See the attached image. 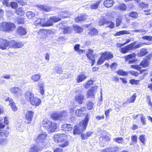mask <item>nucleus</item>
Returning a JSON list of instances; mask_svg holds the SVG:
<instances>
[{
    "mask_svg": "<svg viewBox=\"0 0 152 152\" xmlns=\"http://www.w3.org/2000/svg\"><path fill=\"white\" fill-rule=\"evenodd\" d=\"M89 119L88 113L86 114V116L83 120L81 121L79 124L76 125L75 127L73 133L74 134H78L82 131L86 130Z\"/></svg>",
    "mask_w": 152,
    "mask_h": 152,
    "instance_id": "nucleus-1",
    "label": "nucleus"
},
{
    "mask_svg": "<svg viewBox=\"0 0 152 152\" xmlns=\"http://www.w3.org/2000/svg\"><path fill=\"white\" fill-rule=\"evenodd\" d=\"M24 96L26 100H28L31 104L34 107H37L41 103V100L37 97H34V94L30 92H26Z\"/></svg>",
    "mask_w": 152,
    "mask_h": 152,
    "instance_id": "nucleus-2",
    "label": "nucleus"
},
{
    "mask_svg": "<svg viewBox=\"0 0 152 152\" xmlns=\"http://www.w3.org/2000/svg\"><path fill=\"white\" fill-rule=\"evenodd\" d=\"M42 126L50 132H55L57 128V124L47 119H43L42 122Z\"/></svg>",
    "mask_w": 152,
    "mask_h": 152,
    "instance_id": "nucleus-3",
    "label": "nucleus"
},
{
    "mask_svg": "<svg viewBox=\"0 0 152 152\" xmlns=\"http://www.w3.org/2000/svg\"><path fill=\"white\" fill-rule=\"evenodd\" d=\"M16 28L15 24L10 21L2 22L0 24V29L5 32H9L12 31Z\"/></svg>",
    "mask_w": 152,
    "mask_h": 152,
    "instance_id": "nucleus-4",
    "label": "nucleus"
},
{
    "mask_svg": "<svg viewBox=\"0 0 152 152\" xmlns=\"http://www.w3.org/2000/svg\"><path fill=\"white\" fill-rule=\"evenodd\" d=\"M53 139L55 142L58 143L61 142L59 146L60 147L64 148L66 146V135L64 133L57 134L54 135Z\"/></svg>",
    "mask_w": 152,
    "mask_h": 152,
    "instance_id": "nucleus-5",
    "label": "nucleus"
},
{
    "mask_svg": "<svg viewBox=\"0 0 152 152\" xmlns=\"http://www.w3.org/2000/svg\"><path fill=\"white\" fill-rule=\"evenodd\" d=\"M24 45V43L22 41H18L14 39L10 40V48H20L23 47Z\"/></svg>",
    "mask_w": 152,
    "mask_h": 152,
    "instance_id": "nucleus-6",
    "label": "nucleus"
},
{
    "mask_svg": "<svg viewBox=\"0 0 152 152\" xmlns=\"http://www.w3.org/2000/svg\"><path fill=\"white\" fill-rule=\"evenodd\" d=\"M34 113L31 110H28L27 111L25 116L24 123L26 124L31 123L33 118Z\"/></svg>",
    "mask_w": 152,
    "mask_h": 152,
    "instance_id": "nucleus-7",
    "label": "nucleus"
},
{
    "mask_svg": "<svg viewBox=\"0 0 152 152\" xmlns=\"http://www.w3.org/2000/svg\"><path fill=\"white\" fill-rule=\"evenodd\" d=\"M10 41H8L6 39H0V48L2 50L6 49L7 47L10 48Z\"/></svg>",
    "mask_w": 152,
    "mask_h": 152,
    "instance_id": "nucleus-8",
    "label": "nucleus"
},
{
    "mask_svg": "<svg viewBox=\"0 0 152 152\" xmlns=\"http://www.w3.org/2000/svg\"><path fill=\"white\" fill-rule=\"evenodd\" d=\"M135 43V42H132L124 47L121 48L120 49V51L123 54L129 52V51L133 49V47Z\"/></svg>",
    "mask_w": 152,
    "mask_h": 152,
    "instance_id": "nucleus-9",
    "label": "nucleus"
},
{
    "mask_svg": "<svg viewBox=\"0 0 152 152\" xmlns=\"http://www.w3.org/2000/svg\"><path fill=\"white\" fill-rule=\"evenodd\" d=\"M10 91L14 95L17 96H21L22 95V91L21 88L18 87H13L10 89Z\"/></svg>",
    "mask_w": 152,
    "mask_h": 152,
    "instance_id": "nucleus-10",
    "label": "nucleus"
},
{
    "mask_svg": "<svg viewBox=\"0 0 152 152\" xmlns=\"http://www.w3.org/2000/svg\"><path fill=\"white\" fill-rule=\"evenodd\" d=\"M64 115V113H59L56 112H53L50 115V117L53 120L57 121L61 119Z\"/></svg>",
    "mask_w": 152,
    "mask_h": 152,
    "instance_id": "nucleus-11",
    "label": "nucleus"
},
{
    "mask_svg": "<svg viewBox=\"0 0 152 152\" xmlns=\"http://www.w3.org/2000/svg\"><path fill=\"white\" fill-rule=\"evenodd\" d=\"M47 134L45 133H41L38 135L36 140L37 142L41 143H45L47 140Z\"/></svg>",
    "mask_w": 152,
    "mask_h": 152,
    "instance_id": "nucleus-12",
    "label": "nucleus"
},
{
    "mask_svg": "<svg viewBox=\"0 0 152 152\" xmlns=\"http://www.w3.org/2000/svg\"><path fill=\"white\" fill-rule=\"evenodd\" d=\"M17 34L20 36H23L26 35L27 34L26 29L21 26L18 27L16 31Z\"/></svg>",
    "mask_w": 152,
    "mask_h": 152,
    "instance_id": "nucleus-13",
    "label": "nucleus"
},
{
    "mask_svg": "<svg viewBox=\"0 0 152 152\" xmlns=\"http://www.w3.org/2000/svg\"><path fill=\"white\" fill-rule=\"evenodd\" d=\"M136 56V54L135 53L126 56L124 57L125 61H127L130 59H133L132 60H129L128 63L129 64L133 63L135 61V60L133 58H135Z\"/></svg>",
    "mask_w": 152,
    "mask_h": 152,
    "instance_id": "nucleus-14",
    "label": "nucleus"
},
{
    "mask_svg": "<svg viewBox=\"0 0 152 152\" xmlns=\"http://www.w3.org/2000/svg\"><path fill=\"white\" fill-rule=\"evenodd\" d=\"M45 18H38L34 22V24L36 26L44 27Z\"/></svg>",
    "mask_w": 152,
    "mask_h": 152,
    "instance_id": "nucleus-15",
    "label": "nucleus"
},
{
    "mask_svg": "<svg viewBox=\"0 0 152 152\" xmlns=\"http://www.w3.org/2000/svg\"><path fill=\"white\" fill-rule=\"evenodd\" d=\"M42 149L40 146L38 145H34L30 148L29 152H39L41 151Z\"/></svg>",
    "mask_w": 152,
    "mask_h": 152,
    "instance_id": "nucleus-16",
    "label": "nucleus"
},
{
    "mask_svg": "<svg viewBox=\"0 0 152 152\" xmlns=\"http://www.w3.org/2000/svg\"><path fill=\"white\" fill-rule=\"evenodd\" d=\"M97 86H94L92 87L87 92L88 97L92 96L94 95L97 89Z\"/></svg>",
    "mask_w": 152,
    "mask_h": 152,
    "instance_id": "nucleus-17",
    "label": "nucleus"
},
{
    "mask_svg": "<svg viewBox=\"0 0 152 152\" xmlns=\"http://www.w3.org/2000/svg\"><path fill=\"white\" fill-rule=\"evenodd\" d=\"M119 149L117 147H110L103 149L102 152H116L118 151Z\"/></svg>",
    "mask_w": 152,
    "mask_h": 152,
    "instance_id": "nucleus-18",
    "label": "nucleus"
},
{
    "mask_svg": "<svg viewBox=\"0 0 152 152\" xmlns=\"http://www.w3.org/2000/svg\"><path fill=\"white\" fill-rule=\"evenodd\" d=\"M102 57L105 60H109L111 59L113 57V55L110 53L109 52H105L101 54Z\"/></svg>",
    "mask_w": 152,
    "mask_h": 152,
    "instance_id": "nucleus-19",
    "label": "nucleus"
},
{
    "mask_svg": "<svg viewBox=\"0 0 152 152\" xmlns=\"http://www.w3.org/2000/svg\"><path fill=\"white\" fill-rule=\"evenodd\" d=\"M114 3L113 0H106L104 1L103 4L105 7L109 8L112 7Z\"/></svg>",
    "mask_w": 152,
    "mask_h": 152,
    "instance_id": "nucleus-20",
    "label": "nucleus"
},
{
    "mask_svg": "<svg viewBox=\"0 0 152 152\" xmlns=\"http://www.w3.org/2000/svg\"><path fill=\"white\" fill-rule=\"evenodd\" d=\"M126 9V6L125 4H121L114 7L115 10H120L121 11H125Z\"/></svg>",
    "mask_w": 152,
    "mask_h": 152,
    "instance_id": "nucleus-21",
    "label": "nucleus"
},
{
    "mask_svg": "<svg viewBox=\"0 0 152 152\" xmlns=\"http://www.w3.org/2000/svg\"><path fill=\"white\" fill-rule=\"evenodd\" d=\"M85 111L86 108L85 107H82L80 109H77L75 111L76 115L78 116H81L83 115Z\"/></svg>",
    "mask_w": 152,
    "mask_h": 152,
    "instance_id": "nucleus-22",
    "label": "nucleus"
},
{
    "mask_svg": "<svg viewBox=\"0 0 152 152\" xmlns=\"http://www.w3.org/2000/svg\"><path fill=\"white\" fill-rule=\"evenodd\" d=\"M15 12L17 15L20 16H24L25 14L24 11L21 7L17 8L15 10Z\"/></svg>",
    "mask_w": 152,
    "mask_h": 152,
    "instance_id": "nucleus-23",
    "label": "nucleus"
},
{
    "mask_svg": "<svg viewBox=\"0 0 152 152\" xmlns=\"http://www.w3.org/2000/svg\"><path fill=\"white\" fill-rule=\"evenodd\" d=\"M38 7L41 10L45 12H48L51 10V7L45 5H41L39 6Z\"/></svg>",
    "mask_w": 152,
    "mask_h": 152,
    "instance_id": "nucleus-24",
    "label": "nucleus"
},
{
    "mask_svg": "<svg viewBox=\"0 0 152 152\" xmlns=\"http://www.w3.org/2000/svg\"><path fill=\"white\" fill-rule=\"evenodd\" d=\"M10 132V127L7 126L5 129L3 130H0V134H3L6 137H7Z\"/></svg>",
    "mask_w": 152,
    "mask_h": 152,
    "instance_id": "nucleus-25",
    "label": "nucleus"
},
{
    "mask_svg": "<svg viewBox=\"0 0 152 152\" xmlns=\"http://www.w3.org/2000/svg\"><path fill=\"white\" fill-rule=\"evenodd\" d=\"M86 76L84 74H80L78 75L76 78L77 82L78 83H79L80 82H82L86 79Z\"/></svg>",
    "mask_w": 152,
    "mask_h": 152,
    "instance_id": "nucleus-26",
    "label": "nucleus"
},
{
    "mask_svg": "<svg viewBox=\"0 0 152 152\" xmlns=\"http://www.w3.org/2000/svg\"><path fill=\"white\" fill-rule=\"evenodd\" d=\"M41 77V75L39 74H35L32 75L31 79L34 82H36L40 80Z\"/></svg>",
    "mask_w": 152,
    "mask_h": 152,
    "instance_id": "nucleus-27",
    "label": "nucleus"
},
{
    "mask_svg": "<svg viewBox=\"0 0 152 152\" xmlns=\"http://www.w3.org/2000/svg\"><path fill=\"white\" fill-rule=\"evenodd\" d=\"M75 99L79 103L82 104L84 99V96L82 94H79L76 96Z\"/></svg>",
    "mask_w": 152,
    "mask_h": 152,
    "instance_id": "nucleus-28",
    "label": "nucleus"
},
{
    "mask_svg": "<svg viewBox=\"0 0 152 152\" xmlns=\"http://www.w3.org/2000/svg\"><path fill=\"white\" fill-rule=\"evenodd\" d=\"M98 33L97 30L95 28L90 29L88 30V34L91 36H95L97 35Z\"/></svg>",
    "mask_w": 152,
    "mask_h": 152,
    "instance_id": "nucleus-29",
    "label": "nucleus"
},
{
    "mask_svg": "<svg viewBox=\"0 0 152 152\" xmlns=\"http://www.w3.org/2000/svg\"><path fill=\"white\" fill-rule=\"evenodd\" d=\"M136 97V94H134L130 98H128L127 99L126 102H124L123 103V104H127L128 103L133 102L135 99Z\"/></svg>",
    "mask_w": 152,
    "mask_h": 152,
    "instance_id": "nucleus-30",
    "label": "nucleus"
},
{
    "mask_svg": "<svg viewBox=\"0 0 152 152\" xmlns=\"http://www.w3.org/2000/svg\"><path fill=\"white\" fill-rule=\"evenodd\" d=\"M87 18V16L85 15H82L81 16H79L76 18L75 19L77 23L81 22L85 20Z\"/></svg>",
    "mask_w": 152,
    "mask_h": 152,
    "instance_id": "nucleus-31",
    "label": "nucleus"
},
{
    "mask_svg": "<svg viewBox=\"0 0 152 152\" xmlns=\"http://www.w3.org/2000/svg\"><path fill=\"white\" fill-rule=\"evenodd\" d=\"M93 134V132L91 131H89L87 132L85 134H82L81 135L82 139L83 140L86 139L87 137H90Z\"/></svg>",
    "mask_w": 152,
    "mask_h": 152,
    "instance_id": "nucleus-32",
    "label": "nucleus"
},
{
    "mask_svg": "<svg viewBox=\"0 0 152 152\" xmlns=\"http://www.w3.org/2000/svg\"><path fill=\"white\" fill-rule=\"evenodd\" d=\"M44 84L43 83H38V86L39 88L40 93L42 95H44Z\"/></svg>",
    "mask_w": 152,
    "mask_h": 152,
    "instance_id": "nucleus-33",
    "label": "nucleus"
},
{
    "mask_svg": "<svg viewBox=\"0 0 152 152\" xmlns=\"http://www.w3.org/2000/svg\"><path fill=\"white\" fill-rule=\"evenodd\" d=\"M130 33V32L129 31L123 30L116 32L115 35V36H120L122 35L129 34Z\"/></svg>",
    "mask_w": 152,
    "mask_h": 152,
    "instance_id": "nucleus-34",
    "label": "nucleus"
},
{
    "mask_svg": "<svg viewBox=\"0 0 152 152\" xmlns=\"http://www.w3.org/2000/svg\"><path fill=\"white\" fill-rule=\"evenodd\" d=\"M147 53V50L146 49L143 48L137 53V56L139 57L142 56L146 55Z\"/></svg>",
    "mask_w": 152,
    "mask_h": 152,
    "instance_id": "nucleus-35",
    "label": "nucleus"
},
{
    "mask_svg": "<svg viewBox=\"0 0 152 152\" xmlns=\"http://www.w3.org/2000/svg\"><path fill=\"white\" fill-rule=\"evenodd\" d=\"M26 15L27 18L29 19H32L35 16V14L31 11H27L26 12Z\"/></svg>",
    "mask_w": 152,
    "mask_h": 152,
    "instance_id": "nucleus-36",
    "label": "nucleus"
},
{
    "mask_svg": "<svg viewBox=\"0 0 152 152\" xmlns=\"http://www.w3.org/2000/svg\"><path fill=\"white\" fill-rule=\"evenodd\" d=\"M50 18L53 24V23H55L60 21L61 20V18L56 16H51Z\"/></svg>",
    "mask_w": 152,
    "mask_h": 152,
    "instance_id": "nucleus-37",
    "label": "nucleus"
},
{
    "mask_svg": "<svg viewBox=\"0 0 152 152\" xmlns=\"http://www.w3.org/2000/svg\"><path fill=\"white\" fill-rule=\"evenodd\" d=\"M74 26V30L76 33H80L83 32V28L81 27L76 25Z\"/></svg>",
    "mask_w": 152,
    "mask_h": 152,
    "instance_id": "nucleus-38",
    "label": "nucleus"
},
{
    "mask_svg": "<svg viewBox=\"0 0 152 152\" xmlns=\"http://www.w3.org/2000/svg\"><path fill=\"white\" fill-rule=\"evenodd\" d=\"M53 24L52 22L51 19L50 17L49 19L46 22L45 19V22H44V27H48L52 26Z\"/></svg>",
    "mask_w": 152,
    "mask_h": 152,
    "instance_id": "nucleus-39",
    "label": "nucleus"
},
{
    "mask_svg": "<svg viewBox=\"0 0 152 152\" xmlns=\"http://www.w3.org/2000/svg\"><path fill=\"white\" fill-rule=\"evenodd\" d=\"M106 27H109L111 28H113L115 27L114 23L110 21H106Z\"/></svg>",
    "mask_w": 152,
    "mask_h": 152,
    "instance_id": "nucleus-40",
    "label": "nucleus"
},
{
    "mask_svg": "<svg viewBox=\"0 0 152 152\" xmlns=\"http://www.w3.org/2000/svg\"><path fill=\"white\" fill-rule=\"evenodd\" d=\"M10 5L12 8L15 10L18 7L17 2L15 1H12L10 2Z\"/></svg>",
    "mask_w": 152,
    "mask_h": 152,
    "instance_id": "nucleus-41",
    "label": "nucleus"
},
{
    "mask_svg": "<svg viewBox=\"0 0 152 152\" xmlns=\"http://www.w3.org/2000/svg\"><path fill=\"white\" fill-rule=\"evenodd\" d=\"M9 105L13 111H16L17 110L18 108L13 101L10 103Z\"/></svg>",
    "mask_w": 152,
    "mask_h": 152,
    "instance_id": "nucleus-42",
    "label": "nucleus"
},
{
    "mask_svg": "<svg viewBox=\"0 0 152 152\" xmlns=\"http://www.w3.org/2000/svg\"><path fill=\"white\" fill-rule=\"evenodd\" d=\"M129 16L133 18H136L138 16L137 13L133 11L129 13Z\"/></svg>",
    "mask_w": 152,
    "mask_h": 152,
    "instance_id": "nucleus-43",
    "label": "nucleus"
},
{
    "mask_svg": "<svg viewBox=\"0 0 152 152\" xmlns=\"http://www.w3.org/2000/svg\"><path fill=\"white\" fill-rule=\"evenodd\" d=\"M149 65L148 62L147 60L142 61L140 64V66H142L143 67H147Z\"/></svg>",
    "mask_w": 152,
    "mask_h": 152,
    "instance_id": "nucleus-44",
    "label": "nucleus"
},
{
    "mask_svg": "<svg viewBox=\"0 0 152 152\" xmlns=\"http://www.w3.org/2000/svg\"><path fill=\"white\" fill-rule=\"evenodd\" d=\"M117 74L120 75L125 76L128 75V73L121 69L118 70L117 72Z\"/></svg>",
    "mask_w": 152,
    "mask_h": 152,
    "instance_id": "nucleus-45",
    "label": "nucleus"
},
{
    "mask_svg": "<svg viewBox=\"0 0 152 152\" xmlns=\"http://www.w3.org/2000/svg\"><path fill=\"white\" fill-rule=\"evenodd\" d=\"M106 21L105 19L102 17L100 18L99 22V25L100 26H103L104 24H106Z\"/></svg>",
    "mask_w": 152,
    "mask_h": 152,
    "instance_id": "nucleus-46",
    "label": "nucleus"
},
{
    "mask_svg": "<svg viewBox=\"0 0 152 152\" xmlns=\"http://www.w3.org/2000/svg\"><path fill=\"white\" fill-rule=\"evenodd\" d=\"M93 84L92 80H90L88 81L84 85V86L86 88H88L91 87Z\"/></svg>",
    "mask_w": 152,
    "mask_h": 152,
    "instance_id": "nucleus-47",
    "label": "nucleus"
},
{
    "mask_svg": "<svg viewBox=\"0 0 152 152\" xmlns=\"http://www.w3.org/2000/svg\"><path fill=\"white\" fill-rule=\"evenodd\" d=\"M122 20V17L121 16H119L116 18V27H118L120 25Z\"/></svg>",
    "mask_w": 152,
    "mask_h": 152,
    "instance_id": "nucleus-48",
    "label": "nucleus"
},
{
    "mask_svg": "<svg viewBox=\"0 0 152 152\" xmlns=\"http://www.w3.org/2000/svg\"><path fill=\"white\" fill-rule=\"evenodd\" d=\"M101 1H99L96 2V4H92L91 6V8L92 9H96L98 5L100 3Z\"/></svg>",
    "mask_w": 152,
    "mask_h": 152,
    "instance_id": "nucleus-49",
    "label": "nucleus"
},
{
    "mask_svg": "<svg viewBox=\"0 0 152 152\" xmlns=\"http://www.w3.org/2000/svg\"><path fill=\"white\" fill-rule=\"evenodd\" d=\"M123 139L122 137H118L113 139V140L118 143H122L123 142Z\"/></svg>",
    "mask_w": 152,
    "mask_h": 152,
    "instance_id": "nucleus-50",
    "label": "nucleus"
},
{
    "mask_svg": "<svg viewBox=\"0 0 152 152\" xmlns=\"http://www.w3.org/2000/svg\"><path fill=\"white\" fill-rule=\"evenodd\" d=\"M17 21L18 24H23L24 23V18H18Z\"/></svg>",
    "mask_w": 152,
    "mask_h": 152,
    "instance_id": "nucleus-51",
    "label": "nucleus"
},
{
    "mask_svg": "<svg viewBox=\"0 0 152 152\" xmlns=\"http://www.w3.org/2000/svg\"><path fill=\"white\" fill-rule=\"evenodd\" d=\"M139 139L142 143L144 144H145V136L144 135H141L139 137Z\"/></svg>",
    "mask_w": 152,
    "mask_h": 152,
    "instance_id": "nucleus-52",
    "label": "nucleus"
},
{
    "mask_svg": "<svg viewBox=\"0 0 152 152\" xmlns=\"http://www.w3.org/2000/svg\"><path fill=\"white\" fill-rule=\"evenodd\" d=\"M140 120L141 123L143 125L146 124L145 118L143 115L142 114H140Z\"/></svg>",
    "mask_w": 152,
    "mask_h": 152,
    "instance_id": "nucleus-53",
    "label": "nucleus"
},
{
    "mask_svg": "<svg viewBox=\"0 0 152 152\" xmlns=\"http://www.w3.org/2000/svg\"><path fill=\"white\" fill-rule=\"evenodd\" d=\"M140 1V2L138 3L139 4V6L140 7L143 8H146L147 7L148 5V4H145L144 3L142 2V3H140V1Z\"/></svg>",
    "mask_w": 152,
    "mask_h": 152,
    "instance_id": "nucleus-54",
    "label": "nucleus"
},
{
    "mask_svg": "<svg viewBox=\"0 0 152 152\" xmlns=\"http://www.w3.org/2000/svg\"><path fill=\"white\" fill-rule=\"evenodd\" d=\"M93 103L91 102H89L87 104V106L88 108V110H91L93 107Z\"/></svg>",
    "mask_w": 152,
    "mask_h": 152,
    "instance_id": "nucleus-55",
    "label": "nucleus"
},
{
    "mask_svg": "<svg viewBox=\"0 0 152 152\" xmlns=\"http://www.w3.org/2000/svg\"><path fill=\"white\" fill-rule=\"evenodd\" d=\"M104 60L105 59L103 58V57H102L101 55L97 62V64L98 65L102 64L104 61Z\"/></svg>",
    "mask_w": 152,
    "mask_h": 152,
    "instance_id": "nucleus-56",
    "label": "nucleus"
},
{
    "mask_svg": "<svg viewBox=\"0 0 152 152\" xmlns=\"http://www.w3.org/2000/svg\"><path fill=\"white\" fill-rule=\"evenodd\" d=\"M142 39H145L149 41H151L152 40V37L146 35L143 37Z\"/></svg>",
    "mask_w": 152,
    "mask_h": 152,
    "instance_id": "nucleus-57",
    "label": "nucleus"
},
{
    "mask_svg": "<svg viewBox=\"0 0 152 152\" xmlns=\"http://www.w3.org/2000/svg\"><path fill=\"white\" fill-rule=\"evenodd\" d=\"M101 139L106 140L107 141H109L110 140V138L107 136H104L103 137H100V140H101Z\"/></svg>",
    "mask_w": 152,
    "mask_h": 152,
    "instance_id": "nucleus-58",
    "label": "nucleus"
},
{
    "mask_svg": "<svg viewBox=\"0 0 152 152\" xmlns=\"http://www.w3.org/2000/svg\"><path fill=\"white\" fill-rule=\"evenodd\" d=\"M136 32H139L141 33L142 34H145L147 32V31L145 30L144 29H140L136 30L134 31Z\"/></svg>",
    "mask_w": 152,
    "mask_h": 152,
    "instance_id": "nucleus-59",
    "label": "nucleus"
},
{
    "mask_svg": "<svg viewBox=\"0 0 152 152\" xmlns=\"http://www.w3.org/2000/svg\"><path fill=\"white\" fill-rule=\"evenodd\" d=\"M129 82L131 84L137 85L139 84V81L135 80L134 79H132L130 80Z\"/></svg>",
    "mask_w": 152,
    "mask_h": 152,
    "instance_id": "nucleus-60",
    "label": "nucleus"
},
{
    "mask_svg": "<svg viewBox=\"0 0 152 152\" xmlns=\"http://www.w3.org/2000/svg\"><path fill=\"white\" fill-rule=\"evenodd\" d=\"M131 67L132 68L135 69L139 71L140 70L141 68L140 65H132L131 66Z\"/></svg>",
    "mask_w": 152,
    "mask_h": 152,
    "instance_id": "nucleus-61",
    "label": "nucleus"
},
{
    "mask_svg": "<svg viewBox=\"0 0 152 152\" xmlns=\"http://www.w3.org/2000/svg\"><path fill=\"white\" fill-rule=\"evenodd\" d=\"M50 31L49 29H41L39 31V34H44L45 32H47Z\"/></svg>",
    "mask_w": 152,
    "mask_h": 152,
    "instance_id": "nucleus-62",
    "label": "nucleus"
},
{
    "mask_svg": "<svg viewBox=\"0 0 152 152\" xmlns=\"http://www.w3.org/2000/svg\"><path fill=\"white\" fill-rule=\"evenodd\" d=\"M20 5L23 6L26 5V3L22 0H15Z\"/></svg>",
    "mask_w": 152,
    "mask_h": 152,
    "instance_id": "nucleus-63",
    "label": "nucleus"
},
{
    "mask_svg": "<svg viewBox=\"0 0 152 152\" xmlns=\"http://www.w3.org/2000/svg\"><path fill=\"white\" fill-rule=\"evenodd\" d=\"M7 142V139L4 138L0 139V145H2L6 143Z\"/></svg>",
    "mask_w": 152,
    "mask_h": 152,
    "instance_id": "nucleus-64",
    "label": "nucleus"
}]
</instances>
